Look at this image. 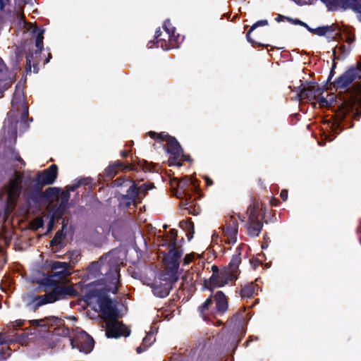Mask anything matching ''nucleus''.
Masks as SVG:
<instances>
[{"mask_svg":"<svg viewBox=\"0 0 361 361\" xmlns=\"http://www.w3.org/2000/svg\"><path fill=\"white\" fill-rule=\"evenodd\" d=\"M71 274V272L66 268L42 278L38 283V289L44 294L35 295L32 298L34 311L44 305L77 297V290L73 284L68 285L70 281L68 277Z\"/></svg>","mask_w":361,"mask_h":361,"instance_id":"f257e3e1","label":"nucleus"},{"mask_svg":"<svg viewBox=\"0 0 361 361\" xmlns=\"http://www.w3.org/2000/svg\"><path fill=\"white\" fill-rule=\"evenodd\" d=\"M242 245L237 247L235 253L233 255L231 262L227 267L219 270L216 265L212 266V274L209 278V285L207 281H204V286L213 290L215 288H220L226 286L229 282L236 281L240 273L239 265L241 263Z\"/></svg>","mask_w":361,"mask_h":361,"instance_id":"f03ea898","label":"nucleus"},{"mask_svg":"<svg viewBox=\"0 0 361 361\" xmlns=\"http://www.w3.org/2000/svg\"><path fill=\"white\" fill-rule=\"evenodd\" d=\"M92 278H98L105 283L116 284L119 281L120 268L113 250L102 255L99 261L92 262L87 267Z\"/></svg>","mask_w":361,"mask_h":361,"instance_id":"7ed1b4c3","label":"nucleus"},{"mask_svg":"<svg viewBox=\"0 0 361 361\" xmlns=\"http://www.w3.org/2000/svg\"><path fill=\"white\" fill-rule=\"evenodd\" d=\"M153 164L148 163L145 159H140L137 157H132L131 162H124L121 160H116L110 162L109 166L104 171V176L108 178H113L116 176L119 171H135L142 170L143 172L152 171Z\"/></svg>","mask_w":361,"mask_h":361,"instance_id":"20e7f679","label":"nucleus"},{"mask_svg":"<svg viewBox=\"0 0 361 361\" xmlns=\"http://www.w3.org/2000/svg\"><path fill=\"white\" fill-rule=\"evenodd\" d=\"M95 297L97 298V304L104 319H116L118 318L119 313L117 305L114 302L106 293H102L99 290L94 289L85 295V298L87 300Z\"/></svg>","mask_w":361,"mask_h":361,"instance_id":"39448f33","label":"nucleus"},{"mask_svg":"<svg viewBox=\"0 0 361 361\" xmlns=\"http://www.w3.org/2000/svg\"><path fill=\"white\" fill-rule=\"evenodd\" d=\"M163 28L166 32L167 39L160 38V37L162 36V32L160 28H159L155 32L154 39L148 42V48L152 49L154 44H157V47H161L164 50L178 47L177 39L179 35L176 36V27L171 25L170 20L167 19L164 21Z\"/></svg>","mask_w":361,"mask_h":361,"instance_id":"423d86ee","label":"nucleus"},{"mask_svg":"<svg viewBox=\"0 0 361 361\" xmlns=\"http://www.w3.org/2000/svg\"><path fill=\"white\" fill-rule=\"evenodd\" d=\"M356 80H361V61H357L355 65L350 67L343 74L336 78L331 82V85L336 90H344L345 91L348 86Z\"/></svg>","mask_w":361,"mask_h":361,"instance_id":"0eeeda50","label":"nucleus"},{"mask_svg":"<svg viewBox=\"0 0 361 361\" xmlns=\"http://www.w3.org/2000/svg\"><path fill=\"white\" fill-rule=\"evenodd\" d=\"M178 279V277L174 273H162L159 277V281H156L152 286L154 295L161 298H166Z\"/></svg>","mask_w":361,"mask_h":361,"instance_id":"6e6552de","label":"nucleus"},{"mask_svg":"<svg viewBox=\"0 0 361 361\" xmlns=\"http://www.w3.org/2000/svg\"><path fill=\"white\" fill-rule=\"evenodd\" d=\"M72 348H76L85 354L91 353L94 348V341L91 336L85 331L76 332L70 338Z\"/></svg>","mask_w":361,"mask_h":361,"instance_id":"1a4fd4ad","label":"nucleus"},{"mask_svg":"<svg viewBox=\"0 0 361 361\" xmlns=\"http://www.w3.org/2000/svg\"><path fill=\"white\" fill-rule=\"evenodd\" d=\"M58 176V166L51 164L49 168L37 172L35 176L29 181L43 188L46 185L53 184Z\"/></svg>","mask_w":361,"mask_h":361,"instance_id":"9d476101","label":"nucleus"},{"mask_svg":"<svg viewBox=\"0 0 361 361\" xmlns=\"http://www.w3.org/2000/svg\"><path fill=\"white\" fill-rule=\"evenodd\" d=\"M300 91L297 97L300 100H314L316 97L322 94L325 90L326 85L320 87L317 82H309L307 85H301L299 87Z\"/></svg>","mask_w":361,"mask_h":361,"instance_id":"9b49d317","label":"nucleus"},{"mask_svg":"<svg viewBox=\"0 0 361 361\" xmlns=\"http://www.w3.org/2000/svg\"><path fill=\"white\" fill-rule=\"evenodd\" d=\"M166 152L171 155L169 159V166H181L180 157L183 155V149L175 137L171 136L166 142Z\"/></svg>","mask_w":361,"mask_h":361,"instance_id":"f8f14e48","label":"nucleus"},{"mask_svg":"<svg viewBox=\"0 0 361 361\" xmlns=\"http://www.w3.org/2000/svg\"><path fill=\"white\" fill-rule=\"evenodd\" d=\"M130 331L122 322L116 319H108L106 322V335L108 338H118L121 336H128Z\"/></svg>","mask_w":361,"mask_h":361,"instance_id":"ddd939ff","label":"nucleus"},{"mask_svg":"<svg viewBox=\"0 0 361 361\" xmlns=\"http://www.w3.org/2000/svg\"><path fill=\"white\" fill-rule=\"evenodd\" d=\"M25 185L27 188L24 196L27 203L30 204V202H32L35 204H40L44 200L43 188L27 180L25 181Z\"/></svg>","mask_w":361,"mask_h":361,"instance_id":"4468645a","label":"nucleus"},{"mask_svg":"<svg viewBox=\"0 0 361 361\" xmlns=\"http://www.w3.org/2000/svg\"><path fill=\"white\" fill-rule=\"evenodd\" d=\"M360 93H361V88L359 87L356 90V93L350 94L349 97L343 99L340 108L342 120L345 119L349 114L353 113L355 105L358 102L357 96Z\"/></svg>","mask_w":361,"mask_h":361,"instance_id":"2eb2a0df","label":"nucleus"},{"mask_svg":"<svg viewBox=\"0 0 361 361\" xmlns=\"http://www.w3.org/2000/svg\"><path fill=\"white\" fill-rule=\"evenodd\" d=\"M30 325L40 326L45 329L54 328V329L64 326V321L54 316L46 317L40 319L30 320Z\"/></svg>","mask_w":361,"mask_h":361,"instance_id":"dca6fc26","label":"nucleus"},{"mask_svg":"<svg viewBox=\"0 0 361 361\" xmlns=\"http://www.w3.org/2000/svg\"><path fill=\"white\" fill-rule=\"evenodd\" d=\"M192 183L188 179L187 177L178 181L176 191L177 197L181 199L182 205H188L192 198L190 194L188 192L189 188L191 187Z\"/></svg>","mask_w":361,"mask_h":361,"instance_id":"f3484780","label":"nucleus"},{"mask_svg":"<svg viewBox=\"0 0 361 361\" xmlns=\"http://www.w3.org/2000/svg\"><path fill=\"white\" fill-rule=\"evenodd\" d=\"M169 255L167 262L169 265V273H174L177 275V271L180 265V259L183 255L181 250H178L176 247H169Z\"/></svg>","mask_w":361,"mask_h":361,"instance_id":"a211bd4d","label":"nucleus"},{"mask_svg":"<svg viewBox=\"0 0 361 361\" xmlns=\"http://www.w3.org/2000/svg\"><path fill=\"white\" fill-rule=\"evenodd\" d=\"M248 320V314L246 312V307H243L228 321L237 331L243 330Z\"/></svg>","mask_w":361,"mask_h":361,"instance_id":"6ab92c4d","label":"nucleus"},{"mask_svg":"<svg viewBox=\"0 0 361 361\" xmlns=\"http://www.w3.org/2000/svg\"><path fill=\"white\" fill-rule=\"evenodd\" d=\"M238 223L235 219H231L224 228V233L226 239L225 242L228 244H234L237 240Z\"/></svg>","mask_w":361,"mask_h":361,"instance_id":"aec40b11","label":"nucleus"},{"mask_svg":"<svg viewBox=\"0 0 361 361\" xmlns=\"http://www.w3.org/2000/svg\"><path fill=\"white\" fill-rule=\"evenodd\" d=\"M214 300L212 295H210L201 305L197 308L200 317L205 321L209 319L210 316L216 313L214 307Z\"/></svg>","mask_w":361,"mask_h":361,"instance_id":"412c9836","label":"nucleus"},{"mask_svg":"<svg viewBox=\"0 0 361 361\" xmlns=\"http://www.w3.org/2000/svg\"><path fill=\"white\" fill-rule=\"evenodd\" d=\"M261 204L257 199H253L252 204L247 207V214L248 219L251 221L261 220L264 218V214H262Z\"/></svg>","mask_w":361,"mask_h":361,"instance_id":"4be33fe9","label":"nucleus"},{"mask_svg":"<svg viewBox=\"0 0 361 361\" xmlns=\"http://www.w3.org/2000/svg\"><path fill=\"white\" fill-rule=\"evenodd\" d=\"M214 301L215 302V310L221 314L225 313L228 307L227 298L225 294L221 291H217L214 296Z\"/></svg>","mask_w":361,"mask_h":361,"instance_id":"5701e85b","label":"nucleus"},{"mask_svg":"<svg viewBox=\"0 0 361 361\" xmlns=\"http://www.w3.org/2000/svg\"><path fill=\"white\" fill-rule=\"evenodd\" d=\"M61 230H59L56 233L54 237L50 240L49 245L51 247H54V251L57 252L61 250L64 246V238L66 237V234L63 233V229L66 228V224H65V219H63Z\"/></svg>","mask_w":361,"mask_h":361,"instance_id":"b1692460","label":"nucleus"},{"mask_svg":"<svg viewBox=\"0 0 361 361\" xmlns=\"http://www.w3.org/2000/svg\"><path fill=\"white\" fill-rule=\"evenodd\" d=\"M245 228L247 229V233L249 236L252 238L257 237L262 230L263 221L261 220H247L245 224Z\"/></svg>","mask_w":361,"mask_h":361,"instance_id":"393cba45","label":"nucleus"},{"mask_svg":"<svg viewBox=\"0 0 361 361\" xmlns=\"http://www.w3.org/2000/svg\"><path fill=\"white\" fill-rule=\"evenodd\" d=\"M258 286L251 282L242 286L240 295L242 298H251L258 290Z\"/></svg>","mask_w":361,"mask_h":361,"instance_id":"a878e982","label":"nucleus"},{"mask_svg":"<svg viewBox=\"0 0 361 361\" xmlns=\"http://www.w3.org/2000/svg\"><path fill=\"white\" fill-rule=\"evenodd\" d=\"M22 186L16 185L11 183L8 184L7 190V200L10 202H16L20 195Z\"/></svg>","mask_w":361,"mask_h":361,"instance_id":"bb28decb","label":"nucleus"},{"mask_svg":"<svg viewBox=\"0 0 361 361\" xmlns=\"http://www.w3.org/2000/svg\"><path fill=\"white\" fill-rule=\"evenodd\" d=\"M33 34L35 35L36 39H35V47L37 48V50L36 51V54H40L43 49L44 47V30L40 29L37 27H35V29L32 31Z\"/></svg>","mask_w":361,"mask_h":361,"instance_id":"cd10ccee","label":"nucleus"},{"mask_svg":"<svg viewBox=\"0 0 361 361\" xmlns=\"http://www.w3.org/2000/svg\"><path fill=\"white\" fill-rule=\"evenodd\" d=\"M155 341L154 334L152 332L147 333L143 338L142 344L136 348V352L140 354L145 351Z\"/></svg>","mask_w":361,"mask_h":361,"instance_id":"c85d7f7f","label":"nucleus"},{"mask_svg":"<svg viewBox=\"0 0 361 361\" xmlns=\"http://www.w3.org/2000/svg\"><path fill=\"white\" fill-rule=\"evenodd\" d=\"M268 25V20H258L257 21L256 23H255L250 28V30H248V32H247L246 34V39L250 43L252 44V45H255V44H257L258 45L259 47H261V46H263L262 44L261 43H257L256 42L254 39H252L250 37V34L251 32L255 30L257 27H259V26H265V25Z\"/></svg>","mask_w":361,"mask_h":361,"instance_id":"c756f323","label":"nucleus"},{"mask_svg":"<svg viewBox=\"0 0 361 361\" xmlns=\"http://www.w3.org/2000/svg\"><path fill=\"white\" fill-rule=\"evenodd\" d=\"M61 192V188L53 187L48 188L44 192V197L46 200H52L57 199Z\"/></svg>","mask_w":361,"mask_h":361,"instance_id":"7c9ffc66","label":"nucleus"},{"mask_svg":"<svg viewBox=\"0 0 361 361\" xmlns=\"http://www.w3.org/2000/svg\"><path fill=\"white\" fill-rule=\"evenodd\" d=\"M336 30V27L334 25H326V26H322L318 27L314 30H312V33L314 35H317L319 36H324L327 32H334Z\"/></svg>","mask_w":361,"mask_h":361,"instance_id":"2f4dec72","label":"nucleus"},{"mask_svg":"<svg viewBox=\"0 0 361 361\" xmlns=\"http://www.w3.org/2000/svg\"><path fill=\"white\" fill-rule=\"evenodd\" d=\"M170 240L167 239L164 240V243H162L163 246L167 245L168 247H176L177 245V236L178 231L175 228H172L169 231Z\"/></svg>","mask_w":361,"mask_h":361,"instance_id":"473e14b6","label":"nucleus"},{"mask_svg":"<svg viewBox=\"0 0 361 361\" xmlns=\"http://www.w3.org/2000/svg\"><path fill=\"white\" fill-rule=\"evenodd\" d=\"M131 183L132 185L128 189L127 194H125L124 195H128V197H130L131 199L136 201L137 195H139V189L137 185L135 183V180H133Z\"/></svg>","mask_w":361,"mask_h":361,"instance_id":"72a5a7b5","label":"nucleus"},{"mask_svg":"<svg viewBox=\"0 0 361 361\" xmlns=\"http://www.w3.org/2000/svg\"><path fill=\"white\" fill-rule=\"evenodd\" d=\"M68 207H69L68 205L60 202L59 206L54 210L51 215L56 217V220L59 221V219H62L66 212V210Z\"/></svg>","mask_w":361,"mask_h":361,"instance_id":"f704fd0d","label":"nucleus"},{"mask_svg":"<svg viewBox=\"0 0 361 361\" xmlns=\"http://www.w3.org/2000/svg\"><path fill=\"white\" fill-rule=\"evenodd\" d=\"M148 135L152 139L159 141H166V142L169 138L171 137V135H169L166 132H161L158 133L154 131H149Z\"/></svg>","mask_w":361,"mask_h":361,"instance_id":"c9c22d12","label":"nucleus"},{"mask_svg":"<svg viewBox=\"0 0 361 361\" xmlns=\"http://www.w3.org/2000/svg\"><path fill=\"white\" fill-rule=\"evenodd\" d=\"M119 204L121 207L124 208H129L132 204H135L137 202L135 200L128 197V195H121L119 198Z\"/></svg>","mask_w":361,"mask_h":361,"instance_id":"e433bc0d","label":"nucleus"},{"mask_svg":"<svg viewBox=\"0 0 361 361\" xmlns=\"http://www.w3.org/2000/svg\"><path fill=\"white\" fill-rule=\"evenodd\" d=\"M322 2L326 4L329 10L336 11L341 6V0H321Z\"/></svg>","mask_w":361,"mask_h":361,"instance_id":"4c0bfd02","label":"nucleus"},{"mask_svg":"<svg viewBox=\"0 0 361 361\" xmlns=\"http://www.w3.org/2000/svg\"><path fill=\"white\" fill-rule=\"evenodd\" d=\"M86 184H87L86 180L85 178H81V179H79V180H75V183H73L71 185H67L65 188L68 192H73L75 190H77L80 185H86Z\"/></svg>","mask_w":361,"mask_h":361,"instance_id":"58836bf2","label":"nucleus"},{"mask_svg":"<svg viewBox=\"0 0 361 361\" xmlns=\"http://www.w3.org/2000/svg\"><path fill=\"white\" fill-rule=\"evenodd\" d=\"M23 101L24 97L23 92L16 90L13 97L12 105H18V104L22 103Z\"/></svg>","mask_w":361,"mask_h":361,"instance_id":"ea45409f","label":"nucleus"},{"mask_svg":"<svg viewBox=\"0 0 361 361\" xmlns=\"http://www.w3.org/2000/svg\"><path fill=\"white\" fill-rule=\"evenodd\" d=\"M60 196H61V203H63L64 204H66L68 206V200L70 199V192H68L66 189V190H61L60 192Z\"/></svg>","mask_w":361,"mask_h":361,"instance_id":"a19ab883","label":"nucleus"},{"mask_svg":"<svg viewBox=\"0 0 361 361\" xmlns=\"http://www.w3.org/2000/svg\"><path fill=\"white\" fill-rule=\"evenodd\" d=\"M69 264L67 262H54L51 264V269L54 270L57 269H63L68 268Z\"/></svg>","mask_w":361,"mask_h":361,"instance_id":"79ce46f5","label":"nucleus"},{"mask_svg":"<svg viewBox=\"0 0 361 361\" xmlns=\"http://www.w3.org/2000/svg\"><path fill=\"white\" fill-rule=\"evenodd\" d=\"M133 180H128V179H126L125 178H122V177H120V178H118L115 180V185H117V186H127L128 185V183H131Z\"/></svg>","mask_w":361,"mask_h":361,"instance_id":"37998d69","label":"nucleus"},{"mask_svg":"<svg viewBox=\"0 0 361 361\" xmlns=\"http://www.w3.org/2000/svg\"><path fill=\"white\" fill-rule=\"evenodd\" d=\"M26 59V71H31V62L33 59V54L32 52L27 53L25 56Z\"/></svg>","mask_w":361,"mask_h":361,"instance_id":"c03bdc74","label":"nucleus"},{"mask_svg":"<svg viewBox=\"0 0 361 361\" xmlns=\"http://www.w3.org/2000/svg\"><path fill=\"white\" fill-rule=\"evenodd\" d=\"M22 181H23V176L22 175H18L16 176L13 179L9 181V183L22 186Z\"/></svg>","mask_w":361,"mask_h":361,"instance_id":"a18cd8bd","label":"nucleus"},{"mask_svg":"<svg viewBox=\"0 0 361 361\" xmlns=\"http://www.w3.org/2000/svg\"><path fill=\"white\" fill-rule=\"evenodd\" d=\"M179 226L182 228H187V229L193 228V227H194V224L192 221H184V220L181 221L179 223Z\"/></svg>","mask_w":361,"mask_h":361,"instance_id":"49530a36","label":"nucleus"},{"mask_svg":"<svg viewBox=\"0 0 361 361\" xmlns=\"http://www.w3.org/2000/svg\"><path fill=\"white\" fill-rule=\"evenodd\" d=\"M11 340L4 333H0V345L6 344Z\"/></svg>","mask_w":361,"mask_h":361,"instance_id":"de8ad7c7","label":"nucleus"},{"mask_svg":"<svg viewBox=\"0 0 361 361\" xmlns=\"http://www.w3.org/2000/svg\"><path fill=\"white\" fill-rule=\"evenodd\" d=\"M56 221H57L56 218L51 215L47 224V231H51L53 229Z\"/></svg>","mask_w":361,"mask_h":361,"instance_id":"09e8293b","label":"nucleus"},{"mask_svg":"<svg viewBox=\"0 0 361 361\" xmlns=\"http://www.w3.org/2000/svg\"><path fill=\"white\" fill-rule=\"evenodd\" d=\"M25 322V320L24 319H17L13 323V326L17 329L18 328H20L24 325Z\"/></svg>","mask_w":361,"mask_h":361,"instance_id":"8fccbe9b","label":"nucleus"},{"mask_svg":"<svg viewBox=\"0 0 361 361\" xmlns=\"http://www.w3.org/2000/svg\"><path fill=\"white\" fill-rule=\"evenodd\" d=\"M28 107L27 106H24L23 111L21 113L20 118L22 121H25L27 117L28 116Z\"/></svg>","mask_w":361,"mask_h":361,"instance_id":"3c124183","label":"nucleus"},{"mask_svg":"<svg viewBox=\"0 0 361 361\" xmlns=\"http://www.w3.org/2000/svg\"><path fill=\"white\" fill-rule=\"evenodd\" d=\"M286 19H287L288 21H292V22H293L294 24H295V25H302V26H304V27H307V25L305 23H304V22L301 21V20H299V19H295V20H293V19H291V18H286Z\"/></svg>","mask_w":361,"mask_h":361,"instance_id":"603ef678","label":"nucleus"},{"mask_svg":"<svg viewBox=\"0 0 361 361\" xmlns=\"http://www.w3.org/2000/svg\"><path fill=\"white\" fill-rule=\"evenodd\" d=\"M318 102L322 107L327 106L329 105L328 100L324 97H320L318 99Z\"/></svg>","mask_w":361,"mask_h":361,"instance_id":"864d4df0","label":"nucleus"},{"mask_svg":"<svg viewBox=\"0 0 361 361\" xmlns=\"http://www.w3.org/2000/svg\"><path fill=\"white\" fill-rule=\"evenodd\" d=\"M335 67H336V63H334L333 64V66H332L331 71H330L329 75V77L327 78V80H326V83L331 82V80L332 79L333 76L335 74V70H334Z\"/></svg>","mask_w":361,"mask_h":361,"instance_id":"5fc2aeb1","label":"nucleus"},{"mask_svg":"<svg viewBox=\"0 0 361 361\" xmlns=\"http://www.w3.org/2000/svg\"><path fill=\"white\" fill-rule=\"evenodd\" d=\"M147 184H142L140 187H138L139 194L141 193L143 194L144 195L147 194L148 191V190L147 189Z\"/></svg>","mask_w":361,"mask_h":361,"instance_id":"6e6d98bb","label":"nucleus"},{"mask_svg":"<svg viewBox=\"0 0 361 361\" xmlns=\"http://www.w3.org/2000/svg\"><path fill=\"white\" fill-rule=\"evenodd\" d=\"M288 190L283 189L280 192V197L283 201H286L288 199Z\"/></svg>","mask_w":361,"mask_h":361,"instance_id":"4d7b16f0","label":"nucleus"},{"mask_svg":"<svg viewBox=\"0 0 361 361\" xmlns=\"http://www.w3.org/2000/svg\"><path fill=\"white\" fill-rule=\"evenodd\" d=\"M192 260V256L190 255H186L183 259V264L188 265L189 264Z\"/></svg>","mask_w":361,"mask_h":361,"instance_id":"13d9d810","label":"nucleus"},{"mask_svg":"<svg viewBox=\"0 0 361 361\" xmlns=\"http://www.w3.org/2000/svg\"><path fill=\"white\" fill-rule=\"evenodd\" d=\"M351 8L356 12L361 13V4L356 3L352 5Z\"/></svg>","mask_w":361,"mask_h":361,"instance_id":"bf43d9fd","label":"nucleus"},{"mask_svg":"<svg viewBox=\"0 0 361 361\" xmlns=\"http://www.w3.org/2000/svg\"><path fill=\"white\" fill-rule=\"evenodd\" d=\"M204 179L205 180L207 186H211L214 184L213 180L209 177L204 176Z\"/></svg>","mask_w":361,"mask_h":361,"instance_id":"052dcab7","label":"nucleus"},{"mask_svg":"<svg viewBox=\"0 0 361 361\" xmlns=\"http://www.w3.org/2000/svg\"><path fill=\"white\" fill-rule=\"evenodd\" d=\"M180 160L181 164H182L183 161H191V158H190V155H184L183 154V155H181L180 157Z\"/></svg>","mask_w":361,"mask_h":361,"instance_id":"680f3d73","label":"nucleus"},{"mask_svg":"<svg viewBox=\"0 0 361 361\" xmlns=\"http://www.w3.org/2000/svg\"><path fill=\"white\" fill-rule=\"evenodd\" d=\"M250 262L251 264H252V266L254 267V268L255 269L257 267H258L260 264V262L258 259H252V260H250Z\"/></svg>","mask_w":361,"mask_h":361,"instance_id":"e2e57ef3","label":"nucleus"},{"mask_svg":"<svg viewBox=\"0 0 361 361\" xmlns=\"http://www.w3.org/2000/svg\"><path fill=\"white\" fill-rule=\"evenodd\" d=\"M130 152V151L122 150L120 152V155L123 158H127L129 156Z\"/></svg>","mask_w":361,"mask_h":361,"instance_id":"0e129e2a","label":"nucleus"},{"mask_svg":"<svg viewBox=\"0 0 361 361\" xmlns=\"http://www.w3.org/2000/svg\"><path fill=\"white\" fill-rule=\"evenodd\" d=\"M15 159L18 161H19L21 164L23 165H25V162L24 161V160L20 157V156L19 154H18L17 156H16L15 157Z\"/></svg>","mask_w":361,"mask_h":361,"instance_id":"69168bd1","label":"nucleus"},{"mask_svg":"<svg viewBox=\"0 0 361 361\" xmlns=\"http://www.w3.org/2000/svg\"><path fill=\"white\" fill-rule=\"evenodd\" d=\"M43 226H44V221H43L42 219H37V228H42V227H43Z\"/></svg>","mask_w":361,"mask_h":361,"instance_id":"338daca9","label":"nucleus"},{"mask_svg":"<svg viewBox=\"0 0 361 361\" xmlns=\"http://www.w3.org/2000/svg\"><path fill=\"white\" fill-rule=\"evenodd\" d=\"M355 35H353V36H348L346 41L347 42H348L349 44L352 43L353 42L355 41Z\"/></svg>","mask_w":361,"mask_h":361,"instance_id":"774afa93","label":"nucleus"}]
</instances>
